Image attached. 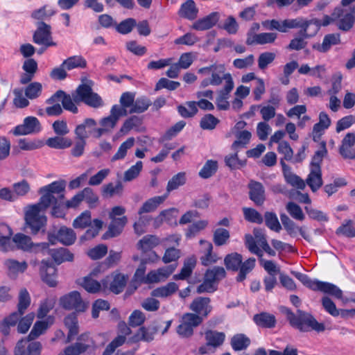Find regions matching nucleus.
Segmentation results:
<instances>
[{
    "label": "nucleus",
    "mask_w": 355,
    "mask_h": 355,
    "mask_svg": "<svg viewBox=\"0 0 355 355\" xmlns=\"http://www.w3.org/2000/svg\"><path fill=\"white\" fill-rule=\"evenodd\" d=\"M281 312L286 315L290 324L300 331L312 329L320 332L325 329L322 323H319L311 314L301 310H297L295 314L290 309L283 306L281 307Z\"/></svg>",
    "instance_id": "nucleus-1"
},
{
    "label": "nucleus",
    "mask_w": 355,
    "mask_h": 355,
    "mask_svg": "<svg viewBox=\"0 0 355 355\" xmlns=\"http://www.w3.org/2000/svg\"><path fill=\"white\" fill-rule=\"evenodd\" d=\"M66 184L65 180H60L40 187L38 190L40 198L36 204L46 209L50 206L63 201Z\"/></svg>",
    "instance_id": "nucleus-2"
},
{
    "label": "nucleus",
    "mask_w": 355,
    "mask_h": 355,
    "mask_svg": "<svg viewBox=\"0 0 355 355\" xmlns=\"http://www.w3.org/2000/svg\"><path fill=\"white\" fill-rule=\"evenodd\" d=\"M46 209L38 205H28L24 209V220L26 225L31 230V233L36 234L42 231L44 232L47 219L44 215Z\"/></svg>",
    "instance_id": "nucleus-3"
},
{
    "label": "nucleus",
    "mask_w": 355,
    "mask_h": 355,
    "mask_svg": "<svg viewBox=\"0 0 355 355\" xmlns=\"http://www.w3.org/2000/svg\"><path fill=\"white\" fill-rule=\"evenodd\" d=\"M284 21L286 32L291 28H301V30L298 32V35H304V37L314 36L318 31L321 25L317 19L308 21L301 17L285 19Z\"/></svg>",
    "instance_id": "nucleus-4"
},
{
    "label": "nucleus",
    "mask_w": 355,
    "mask_h": 355,
    "mask_svg": "<svg viewBox=\"0 0 355 355\" xmlns=\"http://www.w3.org/2000/svg\"><path fill=\"white\" fill-rule=\"evenodd\" d=\"M226 276L223 267L214 266L206 270L203 282L197 287L198 293H211L216 290L215 283L220 281Z\"/></svg>",
    "instance_id": "nucleus-5"
},
{
    "label": "nucleus",
    "mask_w": 355,
    "mask_h": 355,
    "mask_svg": "<svg viewBox=\"0 0 355 355\" xmlns=\"http://www.w3.org/2000/svg\"><path fill=\"white\" fill-rule=\"evenodd\" d=\"M15 250H21L25 252L39 253L44 251L49 247L47 243H33L30 236L17 233L11 239Z\"/></svg>",
    "instance_id": "nucleus-6"
},
{
    "label": "nucleus",
    "mask_w": 355,
    "mask_h": 355,
    "mask_svg": "<svg viewBox=\"0 0 355 355\" xmlns=\"http://www.w3.org/2000/svg\"><path fill=\"white\" fill-rule=\"evenodd\" d=\"M354 17V6L349 8L336 7L334 10V17L336 19V26L343 31H347L352 28L355 21Z\"/></svg>",
    "instance_id": "nucleus-7"
},
{
    "label": "nucleus",
    "mask_w": 355,
    "mask_h": 355,
    "mask_svg": "<svg viewBox=\"0 0 355 355\" xmlns=\"http://www.w3.org/2000/svg\"><path fill=\"white\" fill-rule=\"evenodd\" d=\"M203 320L202 316L192 313H186L182 317L181 323L178 327L177 332L182 337L189 338L193 335V329L198 327Z\"/></svg>",
    "instance_id": "nucleus-8"
},
{
    "label": "nucleus",
    "mask_w": 355,
    "mask_h": 355,
    "mask_svg": "<svg viewBox=\"0 0 355 355\" xmlns=\"http://www.w3.org/2000/svg\"><path fill=\"white\" fill-rule=\"evenodd\" d=\"M60 304L67 310H75L76 312H84L87 309L86 303L78 291H71L61 297Z\"/></svg>",
    "instance_id": "nucleus-9"
},
{
    "label": "nucleus",
    "mask_w": 355,
    "mask_h": 355,
    "mask_svg": "<svg viewBox=\"0 0 355 355\" xmlns=\"http://www.w3.org/2000/svg\"><path fill=\"white\" fill-rule=\"evenodd\" d=\"M33 40L35 44L46 47L56 46V43L52 40L51 26L43 21L37 24V29L33 34Z\"/></svg>",
    "instance_id": "nucleus-10"
},
{
    "label": "nucleus",
    "mask_w": 355,
    "mask_h": 355,
    "mask_svg": "<svg viewBox=\"0 0 355 355\" xmlns=\"http://www.w3.org/2000/svg\"><path fill=\"white\" fill-rule=\"evenodd\" d=\"M42 127L39 120L35 116H27L23 123L15 126L11 131L15 136L28 135L38 133Z\"/></svg>",
    "instance_id": "nucleus-11"
},
{
    "label": "nucleus",
    "mask_w": 355,
    "mask_h": 355,
    "mask_svg": "<svg viewBox=\"0 0 355 355\" xmlns=\"http://www.w3.org/2000/svg\"><path fill=\"white\" fill-rule=\"evenodd\" d=\"M31 340L28 338L19 340L15 348V355H40L41 343Z\"/></svg>",
    "instance_id": "nucleus-12"
},
{
    "label": "nucleus",
    "mask_w": 355,
    "mask_h": 355,
    "mask_svg": "<svg viewBox=\"0 0 355 355\" xmlns=\"http://www.w3.org/2000/svg\"><path fill=\"white\" fill-rule=\"evenodd\" d=\"M210 301L209 297H198L190 304L189 309L193 312V313L202 316V319H205L212 309L209 304Z\"/></svg>",
    "instance_id": "nucleus-13"
},
{
    "label": "nucleus",
    "mask_w": 355,
    "mask_h": 355,
    "mask_svg": "<svg viewBox=\"0 0 355 355\" xmlns=\"http://www.w3.org/2000/svg\"><path fill=\"white\" fill-rule=\"evenodd\" d=\"M54 102H61L63 107L72 112L77 113L78 108L75 103H76L73 97L67 94L64 92L59 90L56 92L50 98L47 100L48 103H53Z\"/></svg>",
    "instance_id": "nucleus-14"
},
{
    "label": "nucleus",
    "mask_w": 355,
    "mask_h": 355,
    "mask_svg": "<svg viewBox=\"0 0 355 355\" xmlns=\"http://www.w3.org/2000/svg\"><path fill=\"white\" fill-rule=\"evenodd\" d=\"M249 198L256 205L261 206L263 204L266 196L263 184L254 180H250L248 184Z\"/></svg>",
    "instance_id": "nucleus-15"
},
{
    "label": "nucleus",
    "mask_w": 355,
    "mask_h": 355,
    "mask_svg": "<svg viewBox=\"0 0 355 355\" xmlns=\"http://www.w3.org/2000/svg\"><path fill=\"white\" fill-rule=\"evenodd\" d=\"M128 114L123 109H119L117 106L113 105L110 110V114L102 119L100 121V124L102 127L105 128L109 131L110 129L114 128L119 119L121 116H125Z\"/></svg>",
    "instance_id": "nucleus-16"
},
{
    "label": "nucleus",
    "mask_w": 355,
    "mask_h": 355,
    "mask_svg": "<svg viewBox=\"0 0 355 355\" xmlns=\"http://www.w3.org/2000/svg\"><path fill=\"white\" fill-rule=\"evenodd\" d=\"M220 15L218 12H213L206 17L198 19L193 24L191 28L196 31H205L214 27L220 19Z\"/></svg>",
    "instance_id": "nucleus-17"
},
{
    "label": "nucleus",
    "mask_w": 355,
    "mask_h": 355,
    "mask_svg": "<svg viewBox=\"0 0 355 355\" xmlns=\"http://www.w3.org/2000/svg\"><path fill=\"white\" fill-rule=\"evenodd\" d=\"M226 78L227 79V85H225L223 89L219 91L218 96L216 101L217 107L220 110H227L229 109L230 103L227 99L229 98V94L234 88L232 78L227 76Z\"/></svg>",
    "instance_id": "nucleus-18"
},
{
    "label": "nucleus",
    "mask_w": 355,
    "mask_h": 355,
    "mask_svg": "<svg viewBox=\"0 0 355 355\" xmlns=\"http://www.w3.org/2000/svg\"><path fill=\"white\" fill-rule=\"evenodd\" d=\"M128 222L126 216H122L117 220H112L107 230L103 234L102 239L107 240L119 236Z\"/></svg>",
    "instance_id": "nucleus-19"
},
{
    "label": "nucleus",
    "mask_w": 355,
    "mask_h": 355,
    "mask_svg": "<svg viewBox=\"0 0 355 355\" xmlns=\"http://www.w3.org/2000/svg\"><path fill=\"white\" fill-rule=\"evenodd\" d=\"M43 254H48L52 257L53 260L58 264H60L64 261H71L73 259V255L67 249L61 248L55 250H49V247L46 250L41 252Z\"/></svg>",
    "instance_id": "nucleus-20"
},
{
    "label": "nucleus",
    "mask_w": 355,
    "mask_h": 355,
    "mask_svg": "<svg viewBox=\"0 0 355 355\" xmlns=\"http://www.w3.org/2000/svg\"><path fill=\"white\" fill-rule=\"evenodd\" d=\"M72 97L77 104L84 103L89 105V81L87 78L82 79V83L72 94Z\"/></svg>",
    "instance_id": "nucleus-21"
},
{
    "label": "nucleus",
    "mask_w": 355,
    "mask_h": 355,
    "mask_svg": "<svg viewBox=\"0 0 355 355\" xmlns=\"http://www.w3.org/2000/svg\"><path fill=\"white\" fill-rule=\"evenodd\" d=\"M340 43V37L338 33H331L326 35L323 39L322 44H315L313 49H316L320 53L327 52L333 45Z\"/></svg>",
    "instance_id": "nucleus-22"
},
{
    "label": "nucleus",
    "mask_w": 355,
    "mask_h": 355,
    "mask_svg": "<svg viewBox=\"0 0 355 355\" xmlns=\"http://www.w3.org/2000/svg\"><path fill=\"white\" fill-rule=\"evenodd\" d=\"M56 272L57 270L53 266L49 265L45 261H42L41 276L42 280L49 286L53 287L57 285Z\"/></svg>",
    "instance_id": "nucleus-23"
},
{
    "label": "nucleus",
    "mask_w": 355,
    "mask_h": 355,
    "mask_svg": "<svg viewBox=\"0 0 355 355\" xmlns=\"http://www.w3.org/2000/svg\"><path fill=\"white\" fill-rule=\"evenodd\" d=\"M198 13V8L196 7L193 0H187L183 3L178 11V15L182 18L189 20L195 19Z\"/></svg>",
    "instance_id": "nucleus-24"
},
{
    "label": "nucleus",
    "mask_w": 355,
    "mask_h": 355,
    "mask_svg": "<svg viewBox=\"0 0 355 355\" xmlns=\"http://www.w3.org/2000/svg\"><path fill=\"white\" fill-rule=\"evenodd\" d=\"M53 322L54 318L53 316H49L45 320L37 321L28 334V338L30 340H35L43 334Z\"/></svg>",
    "instance_id": "nucleus-25"
},
{
    "label": "nucleus",
    "mask_w": 355,
    "mask_h": 355,
    "mask_svg": "<svg viewBox=\"0 0 355 355\" xmlns=\"http://www.w3.org/2000/svg\"><path fill=\"white\" fill-rule=\"evenodd\" d=\"M211 73V78H210L212 82V85H219L222 83L223 80H225V85H227L226 78L227 76L232 78L230 73H225V67L223 64H212Z\"/></svg>",
    "instance_id": "nucleus-26"
},
{
    "label": "nucleus",
    "mask_w": 355,
    "mask_h": 355,
    "mask_svg": "<svg viewBox=\"0 0 355 355\" xmlns=\"http://www.w3.org/2000/svg\"><path fill=\"white\" fill-rule=\"evenodd\" d=\"M306 182L313 192L317 191L323 183L321 168L311 169Z\"/></svg>",
    "instance_id": "nucleus-27"
},
{
    "label": "nucleus",
    "mask_w": 355,
    "mask_h": 355,
    "mask_svg": "<svg viewBox=\"0 0 355 355\" xmlns=\"http://www.w3.org/2000/svg\"><path fill=\"white\" fill-rule=\"evenodd\" d=\"M167 198V194L162 196H155L146 200L139 209L138 214L139 215L144 213H149L155 211L159 205H161Z\"/></svg>",
    "instance_id": "nucleus-28"
},
{
    "label": "nucleus",
    "mask_w": 355,
    "mask_h": 355,
    "mask_svg": "<svg viewBox=\"0 0 355 355\" xmlns=\"http://www.w3.org/2000/svg\"><path fill=\"white\" fill-rule=\"evenodd\" d=\"M8 275L15 277L20 272H24L27 268V263L25 261L19 262L14 259H8L4 262Z\"/></svg>",
    "instance_id": "nucleus-29"
},
{
    "label": "nucleus",
    "mask_w": 355,
    "mask_h": 355,
    "mask_svg": "<svg viewBox=\"0 0 355 355\" xmlns=\"http://www.w3.org/2000/svg\"><path fill=\"white\" fill-rule=\"evenodd\" d=\"M253 320L258 326L263 328H272L276 324L275 317L266 312L254 315Z\"/></svg>",
    "instance_id": "nucleus-30"
},
{
    "label": "nucleus",
    "mask_w": 355,
    "mask_h": 355,
    "mask_svg": "<svg viewBox=\"0 0 355 355\" xmlns=\"http://www.w3.org/2000/svg\"><path fill=\"white\" fill-rule=\"evenodd\" d=\"M64 324L69 329L67 342L73 340V337L78 333V320L75 313L69 314L64 318Z\"/></svg>",
    "instance_id": "nucleus-31"
},
{
    "label": "nucleus",
    "mask_w": 355,
    "mask_h": 355,
    "mask_svg": "<svg viewBox=\"0 0 355 355\" xmlns=\"http://www.w3.org/2000/svg\"><path fill=\"white\" fill-rule=\"evenodd\" d=\"M205 334L207 346L215 348L220 346L223 343L225 338L224 333L212 330L207 331Z\"/></svg>",
    "instance_id": "nucleus-32"
},
{
    "label": "nucleus",
    "mask_w": 355,
    "mask_h": 355,
    "mask_svg": "<svg viewBox=\"0 0 355 355\" xmlns=\"http://www.w3.org/2000/svg\"><path fill=\"white\" fill-rule=\"evenodd\" d=\"M196 260L195 257H189L184 262L183 267L182 268L180 272L173 276L175 280L178 279H186L192 273L193 269L195 268Z\"/></svg>",
    "instance_id": "nucleus-33"
},
{
    "label": "nucleus",
    "mask_w": 355,
    "mask_h": 355,
    "mask_svg": "<svg viewBox=\"0 0 355 355\" xmlns=\"http://www.w3.org/2000/svg\"><path fill=\"white\" fill-rule=\"evenodd\" d=\"M128 279V277L121 273L114 275L110 285V290L115 294L121 293L125 287Z\"/></svg>",
    "instance_id": "nucleus-34"
},
{
    "label": "nucleus",
    "mask_w": 355,
    "mask_h": 355,
    "mask_svg": "<svg viewBox=\"0 0 355 355\" xmlns=\"http://www.w3.org/2000/svg\"><path fill=\"white\" fill-rule=\"evenodd\" d=\"M154 339V336L148 329V327H141L137 333L129 338L128 343H137L140 341L150 342Z\"/></svg>",
    "instance_id": "nucleus-35"
},
{
    "label": "nucleus",
    "mask_w": 355,
    "mask_h": 355,
    "mask_svg": "<svg viewBox=\"0 0 355 355\" xmlns=\"http://www.w3.org/2000/svg\"><path fill=\"white\" fill-rule=\"evenodd\" d=\"M200 244H204L205 248V255L200 257L201 263L203 266H209L216 263L219 259L216 254H212L213 245L209 241H200Z\"/></svg>",
    "instance_id": "nucleus-36"
},
{
    "label": "nucleus",
    "mask_w": 355,
    "mask_h": 355,
    "mask_svg": "<svg viewBox=\"0 0 355 355\" xmlns=\"http://www.w3.org/2000/svg\"><path fill=\"white\" fill-rule=\"evenodd\" d=\"M178 289V286L175 282H169L166 286L154 289L151 292V296L155 297H166L175 293Z\"/></svg>",
    "instance_id": "nucleus-37"
},
{
    "label": "nucleus",
    "mask_w": 355,
    "mask_h": 355,
    "mask_svg": "<svg viewBox=\"0 0 355 355\" xmlns=\"http://www.w3.org/2000/svg\"><path fill=\"white\" fill-rule=\"evenodd\" d=\"M243 261L241 254L233 252L225 256L224 263L227 270L238 271Z\"/></svg>",
    "instance_id": "nucleus-38"
},
{
    "label": "nucleus",
    "mask_w": 355,
    "mask_h": 355,
    "mask_svg": "<svg viewBox=\"0 0 355 355\" xmlns=\"http://www.w3.org/2000/svg\"><path fill=\"white\" fill-rule=\"evenodd\" d=\"M62 67H65L67 71L85 68L87 67V60L80 55L71 56L62 62Z\"/></svg>",
    "instance_id": "nucleus-39"
},
{
    "label": "nucleus",
    "mask_w": 355,
    "mask_h": 355,
    "mask_svg": "<svg viewBox=\"0 0 355 355\" xmlns=\"http://www.w3.org/2000/svg\"><path fill=\"white\" fill-rule=\"evenodd\" d=\"M318 291L331 295L338 299L343 297V291L336 285L329 282L320 281L317 288V291Z\"/></svg>",
    "instance_id": "nucleus-40"
},
{
    "label": "nucleus",
    "mask_w": 355,
    "mask_h": 355,
    "mask_svg": "<svg viewBox=\"0 0 355 355\" xmlns=\"http://www.w3.org/2000/svg\"><path fill=\"white\" fill-rule=\"evenodd\" d=\"M255 262L256 259L254 257L249 258L244 262L242 261L236 277L237 282H241L246 278L247 274L250 273L255 267Z\"/></svg>",
    "instance_id": "nucleus-41"
},
{
    "label": "nucleus",
    "mask_w": 355,
    "mask_h": 355,
    "mask_svg": "<svg viewBox=\"0 0 355 355\" xmlns=\"http://www.w3.org/2000/svg\"><path fill=\"white\" fill-rule=\"evenodd\" d=\"M159 239L155 235L144 236L137 243L138 248L143 252H146L158 245Z\"/></svg>",
    "instance_id": "nucleus-42"
},
{
    "label": "nucleus",
    "mask_w": 355,
    "mask_h": 355,
    "mask_svg": "<svg viewBox=\"0 0 355 355\" xmlns=\"http://www.w3.org/2000/svg\"><path fill=\"white\" fill-rule=\"evenodd\" d=\"M46 145L56 149H64L70 147L72 144L71 139L63 137H54L46 140Z\"/></svg>",
    "instance_id": "nucleus-43"
},
{
    "label": "nucleus",
    "mask_w": 355,
    "mask_h": 355,
    "mask_svg": "<svg viewBox=\"0 0 355 355\" xmlns=\"http://www.w3.org/2000/svg\"><path fill=\"white\" fill-rule=\"evenodd\" d=\"M122 191L123 185L120 182H118L115 185L110 182L105 184L101 188L102 196L105 198H112L115 195H120Z\"/></svg>",
    "instance_id": "nucleus-44"
},
{
    "label": "nucleus",
    "mask_w": 355,
    "mask_h": 355,
    "mask_svg": "<svg viewBox=\"0 0 355 355\" xmlns=\"http://www.w3.org/2000/svg\"><path fill=\"white\" fill-rule=\"evenodd\" d=\"M58 239L64 245H69L74 243L76 234L71 229L62 227L58 231Z\"/></svg>",
    "instance_id": "nucleus-45"
},
{
    "label": "nucleus",
    "mask_w": 355,
    "mask_h": 355,
    "mask_svg": "<svg viewBox=\"0 0 355 355\" xmlns=\"http://www.w3.org/2000/svg\"><path fill=\"white\" fill-rule=\"evenodd\" d=\"M250 344V338L242 334L234 335L231 339V345L235 351L245 349Z\"/></svg>",
    "instance_id": "nucleus-46"
},
{
    "label": "nucleus",
    "mask_w": 355,
    "mask_h": 355,
    "mask_svg": "<svg viewBox=\"0 0 355 355\" xmlns=\"http://www.w3.org/2000/svg\"><path fill=\"white\" fill-rule=\"evenodd\" d=\"M185 182L186 173L184 172H180L175 175L167 184L166 194L168 195L171 191L177 189L179 187L184 185Z\"/></svg>",
    "instance_id": "nucleus-47"
},
{
    "label": "nucleus",
    "mask_w": 355,
    "mask_h": 355,
    "mask_svg": "<svg viewBox=\"0 0 355 355\" xmlns=\"http://www.w3.org/2000/svg\"><path fill=\"white\" fill-rule=\"evenodd\" d=\"M151 105V101L146 97H140L135 101L134 105L130 108L129 114L132 113H142L148 110L149 106Z\"/></svg>",
    "instance_id": "nucleus-48"
},
{
    "label": "nucleus",
    "mask_w": 355,
    "mask_h": 355,
    "mask_svg": "<svg viewBox=\"0 0 355 355\" xmlns=\"http://www.w3.org/2000/svg\"><path fill=\"white\" fill-rule=\"evenodd\" d=\"M1 230H8L9 232L8 236H0V251L7 252L15 250V247L12 244L10 236L12 234L11 230L7 225H1Z\"/></svg>",
    "instance_id": "nucleus-49"
},
{
    "label": "nucleus",
    "mask_w": 355,
    "mask_h": 355,
    "mask_svg": "<svg viewBox=\"0 0 355 355\" xmlns=\"http://www.w3.org/2000/svg\"><path fill=\"white\" fill-rule=\"evenodd\" d=\"M55 304L54 297H47L41 302L37 311V318H43L47 315L51 310L53 309Z\"/></svg>",
    "instance_id": "nucleus-50"
},
{
    "label": "nucleus",
    "mask_w": 355,
    "mask_h": 355,
    "mask_svg": "<svg viewBox=\"0 0 355 355\" xmlns=\"http://www.w3.org/2000/svg\"><path fill=\"white\" fill-rule=\"evenodd\" d=\"M141 123V118L137 116H132L124 121L119 132L123 135H126L132 129L139 128Z\"/></svg>",
    "instance_id": "nucleus-51"
},
{
    "label": "nucleus",
    "mask_w": 355,
    "mask_h": 355,
    "mask_svg": "<svg viewBox=\"0 0 355 355\" xmlns=\"http://www.w3.org/2000/svg\"><path fill=\"white\" fill-rule=\"evenodd\" d=\"M264 219L266 225L271 230L279 232L282 230L277 216L274 212L266 211L264 214Z\"/></svg>",
    "instance_id": "nucleus-52"
},
{
    "label": "nucleus",
    "mask_w": 355,
    "mask_h": 355,
    "mask_svg": "<svg viewBox=\"0 0 355 355\" xmlns=\"http://www.w3.org/2000/svg\"><path fill=\"white\" fill-rule=\"evenodd\" d=\"M18 300L17 311H19L21 314H24L31 304V296L26 288L20 290Z\"/></svg>",
    "instance_id": "nucleus-53"
},
{
    "label": "nucleus",
    "mask_w": 355,
    "mask_h": 355,
    "mask_svg": "<svg viewBox=\"0 0 355 355\" xmlns=\"http://www.w3.org/2000/svg\"><path fill=\"white\" fill-rule=\"evenodd\" d=\"M218 169V162L214 160H208L199 172V176L203 179L211 177Z\"/></svg>",
    "instance_id": "nucleus-54"
},
{
    "label": "nucleus",
    "mask_w": 355,
    "mask_h": 355,
    "mask_svg": "<svg viewBox=\"0 0 355 355\" xmlns=\"http://www.w3.org/2000/svg\"><path fill=\"white\" fill-rule=\"evenodd\" d=\"M252 137V134L248 130L239 131L236 134V140L232 145V149L239 147H245L249 143Z\"/></svg>",
    "instance_id": "nucleus-55"
},
{
    "label": "nucleus",
    "mask_w": 355,
    "mask_h": 355,
    "mask_svg": "<svg viewBox=\"0 0 355 355\" xmlns=\"http://www.w3.org/2000/svg\"><path fill=\"white\" fill-rule=\"evenodd\" d=\"M44 142L40 140H28L26 139H21L18 141V146L22 150H33L42 148Z\"/></svg>",
    "instance_id": "nucleus-56"
},
{
    "label": "nucleus",
    "mask_w": 355,
    "mask_h": 355,
    "mask_svg": "<svg viewBox=\"0 0 355 355\" xmlns=\"http://www.w3.org/2000/svg\"><path fill=\"white\" fill-rule=\"evenodd\" d=\"M76 139L87 142L89 136V119H85L84 121L78 124L74 130Z\"/></svg>",
    "instance_id": "nucleus-57"
},
{
    "label": "nucleus",
    "mask_w": 355,
    "mask_h": 355,
    "mask_svg": "<svg viewBox=\"0 0 355 355\" xmlns=\"http://www.w3.org/2000/svg\"><path fill=\"white\" fill-rule=\"evenodd\" d=\"M230 237V234L227 230L218 228L214 232L213 241L216 245L221 246L227 243Z\"/></svg>",
    "instance_id": "nucleus-58"
},
{
    "label": "nucleus",
    "mask_w": 355,
    "mask_h": 355,
    "mask_svg": "<svg viewBox=\"0 0 355 355\" xmlns=\"http://www.w3.org/2000/svg\"><path fill=\"white\" fill-rule=\"evenodd\" d=\"M186 104L188 106V109L183 106V105H179L178 107V110L180 114L184 117V118H190L193 117L194 115L196 114L198 110L196 106V101H188L186 103Z\"/></svg>",
    "instance_id": "nucleus-59"
},
{
    "label": "nucleus",
    "mask_w": 355,
    "mask_h": 355,
    "mask_svg": "<svg viewBox=\"0 0 355 355\" xmlns=\"http://www.w3.org/2000/svg\"><path fill=\"white\" fill-rule=\"evenodd\" d=\"M286 209L293 218L300 221L304 220L305 216L302 208L297 204L289 202L287 203Z\"/></svg>",
    "instance_id": "nucleus-60"
},
{
    "label": "nucleus",
    "mask_w": 355,
    "mask_h": 355,
    "mask_svg": "<svg viewBox=\"0 0 355 355\" xmlns=\"http://www.w3.org/2000/svg\"><path fill=\"white\" fill-rule=\"evenodd\" d=\"M243 212L244 218L250 223L261 224L263 223V217L260 213L253 208L243 207Z\"/></svg>",
    "instance_id": "nucleus-61"
},
{
    "label": "nucleus",
    "mask_w": 355,
    "mask_h": 355,
    "mask_svg": "<svg viewBox=\"0 0 355 355\" xmlns=\"http://www.w3.org/2000/svg\"><path fill=\"white\" fill-rule=\"evenodd\" d=\"M13 193L15 197H21L26 196L31 190L29 183L26 180H22L12 184Z\"/></svg>",
    "instance_id": "nucleus-62"
},
{
    "label": "nucleus",
    "mask_w": 355,
    "mask_h": 355,
    "mask_svg": "<svg viewBox=\"0 0 355 355\" xmlns=\"http://www.w3.org/2000/svg\"><path fill=\"white\" fill-rule=\"evenodd\" d=\"M280 219L287 233L291 236H295L298 230V227L295 223L286 214H281Z\"/></svg>",
    "instance_id": "nucleus-63"
},
{
    "label": "nucleus",
    "mask_w": 355,
    "mask_h": 355,
    "mask_svg": "<svg viewBox=\"0 0 355 355\" xmlns=\"http://www.w3.org/2000/svg\"><path fill=\"white\" fill-rule=\"evenodd\" d=\"M336 233L338 235L342 234L347 237L355 236V228L353 226V221L352 220H347L345 223L340 226Z\"/></svg>",
    "instance_id": "nucleus-64"
}]
</instances>
